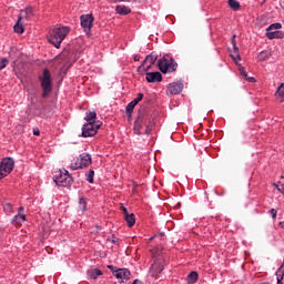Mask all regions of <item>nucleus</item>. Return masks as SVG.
Returning a JSON list of instances; mask_svg holds the SVG:
<instances>
[{
    "mask_svg": "<svg viewBox=\"0 0 284 284\" xmlns=\"http://www.w3.org/2000/svg\"><path fill=\"white\" fill-rule=\"evenodd\" d=\"M100 128H101V122H98V123L87 122L82 126L81 136H83L84 139H88L89 136H95Z\"/></svg>",
    "mask_w": 284,
    "mask_h": 284,
    "instance_id": "nucleus-9",
    "label": "nucleus"
},
{
    "mask_svg": "<svg viewBox=\"0 0 284 284\" xmlns=\"http://www.w3.org/2000/svg\"><path fill=\"white\" fill-rule=\"evenodd\" d=\"M270 59V52L267 51H262L257 55V61H267Z\"/></svg>",
    "mask_w": 284,
    "mask_h": 284,
    "instance_id": "nucleus-27",
    "label": "nucleus"
},
{
    "mask_svg": "<svg viewBox=\"0 0 284 284\" xmlns=\"http://www.w3.org/2000/svg\"><path fill=\"white\" fill-rule=\"evenodd\" d=\"M87 181L88 183H94V170H90L87 173Z\"/></svg>",
    "mask_w": 284,
    "mask_h": 284,
    "instance_id": "nucleus-31",
    "label": "nucleus"
},
{
    "mask_svg": "<svg viewBox=\"0 0 284 284\" xmlns=\"http://www.w3.org/2000/svg\"><path fill=\"white\" fill-rule=\"evenodd\" d=\"M165 265H168V256L161 254L155 257L154 263L150 267L151 276H159V274H161L165 268Z\"/></svg>",
    "mask_w": 284,
    "mask_h": 284,
    "instance_id": "nucleus-3",
    "label": "nucleus"
},
{
    "mask_svg": "<svg viewBox=\"0 0 284 284\" xmlns=\"http://www.w3.org/2000/svg\"><path fill=\"white\" fill-rule=\"evenodd\" d=\"M275 98H276V101H280V103H283L284 101V83H282L276 92H275Z\"/></svg>",
    "mask_w": 284,
    "mask_h": 284,
    "instance_id": "nucleus-19",
    "label": "nucleus"
},
{
    "mask_svg": "<svg viewBox=\"0 0 284 284\" xmlns=\"http://www.w3.org/2000/svg\"><path fill=\"white\" fill-rule=\"evenodd\" d=\"M41 88L43 90L42 97L45 98L52 92V75L50 70L44 69L42 75L40 77Z\"/></svg>",
    "mask_w": 284,
    "mask_h": 284,
    "instance_id": "nucleus-5",
    "label": "nucleus"
},
{
    "mask_svg": "<svg viewBox=\"0 0 284 284\" xmlns=\"http://www.w3.org/2000/svg\"><path fill=\"white\" fill-rule=\"evenodd\" d=\"M132 284H143L142 281L135 280Z\"/></svg>",
    "mask_w": 284,
    "mask_h": 284,
    "instance_id": "nucleus-43",
    "label": "nucleus"
},
{
    "mask_svg": "<svg viewBox=\"0 0 284 284\" xmlns=\"http://www.w3.org/2000/svg\"><path fill=\"white\" fill-rule=\"evenodd\" d=\"M33 134H34V136H39L41 134V132L39 131V129H34Z\"/></svg>",
    "mask_w": 284,
    "mask_h": 284,
    "instance_id": "nucleus-40",
    "label": "nucleus"
},
{
    "mask_svg": "<svg viewBox=\"0 0 284 284\" xmlns=\"http://www.w3.org/2000/svg\"><path fill=\"white\" fill-rule=\"evenodd\" d=\"M152 132L149 128H146L145 134H150Z\"/></svg>",
    "mask_w": 284,
    "mask_h": 284,
    "instance_id": "nucleus-45",
    "label": "nucleus"
},
{
    "mask_svg": "<svg viewBox=\"0 0 284 284\" xmlns=\"http://www.w3.org/2000/svg\"><path fill=\"white\" fill-rule=\"evenodd\" d=\"M283 275L284 274H276V276H277V284H283Z\"/></svg>",
    "mask_w": 284,
    "mask_h": 284,
    "instance_id": "nucleus-37",
    "label": "nucleus"
},
{
    "mask_svg": "<svg viewBox=\"0 0 284 284\" xmlns=\"http://www.w3.org/2000/svg\"><path fill=\"white\" fill-rule=\"evenodd\" d=\"M88 274H89L90 278H93V281H97V278H99V276H103V272L99 268H92V270L88 271Z\"/></svg>",
    "mask_w": 284,
    "mask_h": 284,
    "instance_id": "nucleus-20",
    "label": "nucleus"
},
{
    "mask_svg": "<svg viewBox=\"0 0 284 284\" xmlns=\"http://www.w3.org/2000/svg\"><path fill=\"white\" fill-rule=\"evenodd\" d=\"M245 81H248V83H256V79L250 75L246 77Z\"/></svg>",
    "mask_w": 284,
    "mask_h": 284,
    "instance_id": "nucleus-35",
    "label": "nucleus"
},
{
    "mask_svg": "<svg viewBox=\"0 0 284 284\" xmlns=\"http://www.w3.org/2000/svg\"><path fill=\"white\" fill-rule=\"evenodd\" d=\"M146 81L148 83H161L163 81V75L159 71L148 72Z\"/></svg>",
    "mask_w": 284,
    "mask_h": 284,
    "instance_id": "nucleus-13",
    "label": "nucleus"
},
{
    "mask_svg": "<svg viewBox=\"0 0 284 284\" xmlns=\"http://www.w3.org/2000/svg\"><path fill=\"white\" fill-rule=\"evenodd\" d=\"M3 211L10 216V214L14 213V206L11 203H6L3 205Z\"/></svg>",
    "mask_w": 284,
    "mask_h": 284,
    "instance_id": "nucleus-26",
    "label": "nucleus"
},
{
    "mask_svg": "<svg viewBox=\"0 0 284 284\" xmlns=\"http://www.w3.org/2000/svg\"><path fill=\"white\" fill-rule=\"evenodd\" d=\"M84 120L87 121V123H99V121H97V112L95 111H88L85 113Z\"/></svg>",
    "mask_w": 284,
    "mask_h": 284,
    "instance_id": "nucleus-18",
    "label": "nucleus"
},
{
    "mask_svg": "<svg viewBox=\"0 0 284 284\" xmlns=\"http://www.w3.org/2000/svg\"><path fill=\"white\" fill-rule=\"evenodd\" d=\"M176 65V62H174V59L170 58V55H164L158 61L159 70H161L163 74L175 72Z\"/></svg>",
    "mask_w": 284,
    "mask_h": 284,
    "instance_id": "nucleus-2",
    "label": "nucleus"
},
{
    "mask_svg": "<svg viewBox=\"0 0 284 284\" xmlns=\"http://www.w3.org/2000/svg\"><path fill=\"white\" fill-rule=\"evenodd\" d=\"M134 108H136V104L133 101H131L126 105V114H132V112H134Z\"/></svg>",
    "mask_w": 284,
    "mask_h": 284,
    "instance_id": "nucleus-30",
    "label": "nucleus"
},
{
    "mask_svg": "<svg viewBox=\"0 0 284 284\" xmlns=\"http://www.w3.org/2000/svg\"><path fill=\"white\" fill-rule=\"evenodd\" d=\"M141 128H143V124L141 123V121H135L134 129H133L134 134H142Z\"/></svg>",
    "mask_w": 284,
    "mask_h": 284,
    "instance_id": "nucleus-29",
    "label": "nucleus"
},
{
    "mask_svg": "<svg viewBox=\"0 0 284 284\" xmlns=\"http://www.w3.org/2000/svg\"><path fill=\"white\" fill-rule=\"evenodd\" d=\"M168 94H181L183 92V82H172L168 85Z\"/></svg>",
    "mask_w": 284,
    "mask_h": 284,
    "instance_id": "nucleus-12",
    "label": "nucleus"
},
{
    "mask_svg": "<svg viewBox=\"0 0 284 284\" xmlns=\"http://www.w3.org/2000/svg\"><path fill=\"white\" fill-rule=\"evenodd\" d=\"M115 10L118 14H130L132 12L130 7H125V6H118Z\"/></svg>",
    "mask_w": 284,
    "mask_h": 284,
    "instance_id": "nucleus-22",
    "label": "nucleus"
},
{
    "mask_svg": "<svg viewBox=\"0 0 284 284\" xmlns=\"http://www.w3.org/2000/svg\"><path fill=\"white\" fill-rule=\"evenodd\" d=\"M8 67V58H2L0 60V70H4Z\"/></svg>",
    "mask_w": 284,
    "mask_h": 284,
    "instance_id": "nucleus-32",
    "label": "nucleus"
},
{
    "mask_svg": "<svg viewBox=\"0 0 284 284\" xmlns=\"http://www.w3.org/2000/svg\"><path fill=\"white\" fill-rule=\"evenodd\" d=\"M281 28H283V24H281V22H275V23L271 24L266 29L267 39H270L271 41L274 39H284V32L280 31Z\"/></svg>",
    "mask_w": 284,
    "mask_h": 284,
    "instance_id": "nucleus-7",
    "label": "nucleus"
},
{
    "mask_svg": "<svg viewBox=\"0 0 284 284\" xmlns=\"http://www.w3.org/2000/svg\"><path fill=\"white\" fill-rule=\"evenodd\" d=\"M23 210H24V207L20 206L19 210H18V214H23Z\"/></svg>",
    "mask_w": 284,
    "mask_h": 284,
    "instance_id": "nucleus-42",
    "label": "nucleus"
},
{
    "mask_svg": "<svg viewBox=\"0 0 284 284\" xmlns=\"http://www.w3.org/2000/svg\"><path fill=\"white\" fill-rule=\"evenodd\" d=\"M108 267L111 270V272H113L115 278H119L122 283L123 281H130L131 273L128 268H119L114 271V266L109 265Z\"/></svg>",
    "mask_w": 284,
    "mask_h": 284,
    "instance_id": "nucleus-11",
    "label": "nucleus"
},
{
    "mask_svg": "<svg viewBox=\"0 0 284 284\" xmlns=\"http://www.w3.org/2000/svg\"><path fill=\"white\" fill-rule=\"evenodd\" d=\"M13 30L14 32H17V34H23L24 32L23 24H21V21H19V18H18V22L13 27Z\"/></svg>",
    "mask_w": 284,
    "mask_h": 284,
    "instance_id": "nucleus-25",
    "label": "nucleus"
},
{
    "mask_svg": "<svg viewBox=\"0 0 284 284\" xmlns=\"http://www.w3.org/2000/svg\"><path fill=\"white\" fill-rule=\"evenodd\" d=\"M133 59H134V61H141V55L135 54Z\"/></svg>",
    "mask_w": 284,
    "mask_h": 284,
    "instance_id": "nucleus-41",
    "label": "nucleus"
},
{
    "mask_svg": "<svg viewBox=\"0 0 284 284\" xmlns=\"http://www.w3.org/2000/svg\"><path fill=\"white\" fill-rule=\"evenodd\" d=\"M54 183H57L60 187H70V185L73 183V180L68 170H60L54 175Z\"/></svg>",
    "mask_w": 284,
    "mask_h": 284,
    "instance_id": "nucleus-4",
    "label": "nucleus"
},
{
    "mask_svg": "<svg viewBox=\"0 0 284 284\" xmlns=\"http://www.w3.org/2000/svg\"><path fill=\"white\" fill-rule=\"evenodd\" d=\"M278 192H281V194H284V186L283 185H276Z\"/></svg>",
    "mask_w": 284,
    "mask_h": 284,
    "instance_id": "nucleus-38",
    "label": "nucleus"
},
{
    "mask_svg": "<svg viewBox=\"0 0 284 284\" xmlns=\"http://www.w3.org/2000/svg\"><path fill=\"white\" fill-rule=\"evenodd\" d=\"M79 210L82 212H87L88 210V202L85 201V197L79 199Z\"/></svg>",
    "mask_w": 284,
    "mask_h": 284,
    "instance_id": "nucleus-24",
    "label": "nucleus"
},
{
    "mask_svg": "<svg viewBox=\"0 0 284 284\" xmlns=\"http://www.w3.org/2000/svg\"><path fill=\"white\" fill-rule=\"evenodd\" d=\"M229 7L232 10H240L241 3L239 1H236V0H229Z\"/></svg>",
    "mask_w": 284,
    "mask_h": 284,
    "instance_id": "nucleus-28",
    "label": "nucleus"
},
{
    "mask_svg": "<svg viewBox=\"0 0 284 284\" xmlns=\"http://www.w3.org/2000/svg\"><path fill=\"white\" fill-rule=\"evenodd\" d=\"M70 34V28L68 27H57L52 29L49 33V42H51L54 48H61V43H63V40L65 37Z\"/></svg>",
    "mask_w": 284,
    "mask_h": 284,
    "instance_id": "nucleus-1",
    "label": "nucleus"
},
{
    "mask_svg": "<svg viewBox=\"0 0 284 284\" xmlns=\"http://www.w3.org/2000/svg\"><path fill=\"white\" fill-rule=\"evenodd\" d=\"M135 105H139L140 101H143V93H139L135 99L132 100Z\"/></svg>",
    "mask_w": 284,
    "mask_h": 284,
    "instance_id": "nucleus-33",
    "label": "nucleus"
},
{
    "mask_svg": "<svg viewBox=\"0 0 284 284\" xmlns=\"http://www.w3.org/2000/svg\"><path fill=\"white\" fill-rule=\"evenodd\" d=\"M199 281V273L195 271L191 272L187 276V283L194 284Z\"/></svg>",
    "mask_w": 284,
    "mask_h": 284,
    "instance_id": "nucleus-23",
    "label": "nucleus"
},
{
    "mask_svg": "<svg viewBox=\"0 0 284 284\" xmlns=\"http://www.w3.org/2000/svg\"><path fill=\"white\" fill-rule=\"evenodd\" d=\"M33 12H32V7H29V8H26L23 10L20 11V14H19V21H28V19H31Z\"/></svg>",
    "mask_w": 284,
    "mask_h": 284,
    "instance_id": "nucleus-17",
    "label": "nucleus"
},
{
    "mask_svg": "<svg viewBox=\"0 0 284 284\" xmlns=\"http://www.w3.org/2000/svg\"><path fill=\"white\" fill-rule=\"evenodd\" d=\"M236 36H233L232 39V45H233V51L231 52V58L233 61H241V54L239 53V47H236Z\"/></svg>",
    "mask_w": 284,
    "mask_h": 284,
    "instance_id": "nucleus-16",
    "label": "nucleus"
},
{
    "mask_svg": "<svg viewBox=\"0 0 284 284\" xmlns=\"http://www.w3.org/2000/svg\"><path fill=\"white\" fill-rule=\"evenodd\" d=\"M156 59H159V55H156V53H151L146 55L142 65H145V70H150V68H152L154 63H156Z\"/></svg>",
    "mask_w": 284,
    "mask_h": 284,
    "instance_id": "nucleus-14",
    "label": "nucleus"
},
{
    "mask_svg": "<svg viewBox=\"0 0 284 284\" xmlns=\"http://www.w3.org/2000/svg\"><path fill=\"white\" fill-rule=\"evenodd\" d=\"M240 73H241V77H243V79H247V71H245V68L241 67L240 68Z\"/></svg>",
    "mask_w": 284,
    "mask_h": 284,
    "instance_id": "nucleus-34",
    "label": "nucleus"
},
{
    "mask_svg": "<svg viewBox=\"0 0 284 284\" xmlns=\"http://www.w3.org/2000/svg\"><path fill=\"white\" fill-rule=\"evenodd\" d=\"M89 165H92V156L88 153H82L77 161L71 163V170H82Z\"/></svg>",
    "mask_w": 284,
    "mask_h": 284,
    "instance_id": "nucleus-6",
    "label": "nucleus"
},
{
    "mask_svg": "<svg viewBox=\"0 0 284 284\" xmlns=\"http://www.w3.org/2000/svg\"><path fill=\"white\" fill-rule=\"evenodd\" d=\"M26 221H27L26 214L18 213L17 215L13 216L11 223H12V225H16V227H21V225H23V223H26Z\"/></svg>",
    "mask_w": 284,
    "mask_h": 284,
    "instance_id": "nucleus-15",
    "label": "nucleus"
},
{
    "mask_svg": "<svg viewBox=\"0 0 284 284\" xmlns=\"http://www.w3.org/2000/svg\"><path fill=\"white\" fill-rule=\"evenodd\" d=\"M124 221H126V225L129 227H134V224L136 223V217L134 216V213H131L124 216Z\"/></svg>",
    "mask_w": 284,
    "mask_h": 284,
    "instance_id": "nucleus-21",
    "label": "nucleus"
},
{
    "mask_svg": "<svg viewBox=\"0 0 284 284\" xmlns=\"http://www.w3.org/2000/svg\"><path fill=\"white\" fill-rule=\"evenodd\" d=\"M80 21L84 32L87 34H90L92 30V24L94 23V17L92 16V13L81 16Z\"/></svg>",
    "mask_w": 284,
    "mask_h": 284,
    "instance_id": "nucleus-10",
    "label": "nucleus"
},
{
    "mask_svg": "<svg viewBox=\"0 0 284 284\" xmlns=\"http://www.w3.org/2000/svg\"><path fill=\"white\" fill-rule=\"evenodd\" d=\"M280 227H282V230H284V221L280 222Z\"/></svg>",
    "mask_w": 284,
    "mask_h": 284,
    "instance_id": "nucleus-44",
    "label": "nucleus"
},
{
    "mask_svg": "<svg viewBox=\"0 0 284 284\" xmlns=\"http://www.w3.org/2000/svg\"><path fill=\"white\" fill-rule=\"evenodd\" d=\"M270 214H271V216H272L273 220H276V214H277V212H276L275 209H271V210H270Z\"/></svg>",
    "mask_w": 284,
    "mask_h": 284,
    "instance_id": "nucleus-36",
    "label": "nucleus"
},
{
    "mask_svg": "<svg viewBox=\"0 0 284 284\" xmlns=\"http://www.w3.org/2000/svg\"><path fill=\"white\" fill-rule=\"evenodd\" d=\"M14 170V160L12 158H4L0 164V180L6 179L10 172Z\"/></svg>",
    "mask_w": 284,
    "mask_h": 284,
    "instance_id": "nucleus-8",
    "label": "nucleus"
},
{
    "mask_svg": "<svg viewBox=\"0 0 284 284\" xmlns=\"http://www.w3.org/2000/svg\"><path fill=\"white\" fill-rule=\"evenodd\" d=\"M122 212H123L124 216L130 215V213L128 212V209L125 206H122Z\"/></svg>",
    "mask_w": 284,
    "mask_h": 284,
    "instance_id": "nucleus-39",
    "label": "nucleus"
}]
</instances>
